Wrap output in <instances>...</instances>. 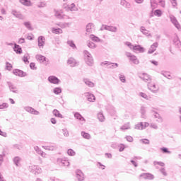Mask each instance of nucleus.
Segmentation results:
<instances>
[{
    "instance_id": "nucleus-63",
    "label": "nucleus",
    "mask_w": 181,
    "mask_h": 181,
    "mask_svg": "<svg viewBox=\"0 0 181 181\" xmlns=\"http://www.w3.org/2000/svg\"><path fill=\"white\" fill-rule=\"evenodd\" d=\"M112 32H115V30H117V28L112 27Z\"/></svg>"
},
{
    "instance_id": "nucleus-14",
    "label": "nucleus",
    "mask_w": 181,
    "mask_h": 181,
    "mask_svg": "<svg viewBox=\"0 0 181 181\" xmlns=\"http://www.w3.org/2000/svg\"><path fill=\"white\" fill-rule=\"evenodd\" d=\"M74 117L76 119L81 121V124H84V122H86V119H84V117H83L79 113H75Z\"/></svg>"
},
{
    "instance_id": "nucleus-58",
    "label": "nucleus",
    "mask_w": 181,
    "mask_h": 181,
    "mask_svg": "<svg viewBox=\"0 0 181 181\" xmlns=\"http://www.w3.org/2000/svg\"><path fill=\"white\" fill-rule=\"evenodd\" d=\"M131 162H132V163H133L134 166H135V167L137 166L136 163L134 160H132Z\"/></svg>"
},
{
    "instance_id": "nucleus-40",
    "label": "nucleus",
    "mask_w": 181,
    "mask_h": 181,
    "mask_svg": "<svg viewBox=\"0 0 181 181\" xmlns=\"http://www.w3.org/2000/svg\"><path fill=\"white\" fill-rule=\"evenodd\" d=\"M161 151H162L164 153H170V151H169L167 148H161Z\"/></svg>"
},
{
    "instance_id": "nucleus-46",
    "label": "nucleus",
    "mask_w": 181,
    "mask_h": 181,
    "mask_svg": "<svg viewBox=\"0 0 181 181\" xmlns=\"http://www.w3.org/2000/svg\"><path fill=\"white\" fill-rule=\"evenodd\" d=\"M141 97H143V98H146L148 99V95H146L145 93H140Z\"/></svg>"
},
{
    "instance_id": "nucleus-5",
    "label": "nucleus",
    "mask_w": 181,
    "mask_h": 181,
    "mask_svg": "<svg viewBox=\"0 0 181 181\" xmlns=\"http://www.w3.org/2000/svg\"><path fill=\"white\" fill-rule=\"evenodd\" d=\"M13 73L15 76H18V77H26V74L21 69H14Z\"/></svg>"
},
{
    "instance_id": "nucleus-47",
    "label": "nucleus",
    "mask_w": 181,
    "mask_h": 181,
    "mask_svg": "<svg viewBox=\"0 0 181 181\" xmlns=\"http://www.w3.org/2000/svg\"><path fill=\"white\" fill-rule=\"evenodd\" d=\"M158 2L162 5V6H165V0H158Z\"/></svg>"
},
{
    "instance_id": "nucleus-53",
    "label": "nucleus",
    "mask_w": 181,
    "mask_h": 181,
    "mask_svg": "<svg viewBox=\"0 0 181 181\" xmlns=\"http://www.w3.org/2000/svg\"><path fill=\"white\" fill-rule=\"evenodd\" d=\"M157 164H158V165H160V166H165V163H163V162H160V163L158 162Z\"/></svg>"
},
{
    "instance_id": "nucleus-57",
    "label": "nucleus",
    "mask_w": 181,
    "mask_h": 181,
    "mask_svg": "<svg viewBox=\"0 0 181 181\" xmlns=\"http://www.w3.org/2000/svg\"><path fill=\"white\" fill-rule=\"evenodd\" d=\"M64 136H69V132L66 131V132L64 133Z\"/></svg>"
},
{
    "instance_id": "nucleus-64",
    "label": "nucleus",
    "mask_w": 181,
    "mask_h": 181,
    "mask_svg": "<svg viewBox=\"0 0 181 181\" xmlns=\"http://www.w3.org/2000/svg\"><path fill=\"white\" fill-rule=\"evenodd\" d=\"M21 40H22L21 43H23V42H25V39H23H23H21V40H20V42H21Z\"/></svg>"
},
{
    "instance_id": "nucleus-30",
    "label": "nucleus",
    "mask_w": 181,
    "mask_h": 181,
    "mask_svg": "<svg viewBox=\"0 0 181 181\" xmlns=\"http://www.w3.org/2000/svg\"><path fill=\"white\" fill-rule=\"evenodd\" d=\"M85 83H86V85L88 86L89 87H94V83H93V82L88 81V80H86L85 81Z\"/></svg>"
},
{
    "instance_id": "nucleus-62",
    "label": "nucleus",
    "mask_w": 181,
    "mask_h": 181,
    "mask_svg": "<svg viewBox=\"0 0 181 181\" xmlns=\"http://www.w3.org/2000/svg\"><path fill=\"white\" fill-rule=\"evenodd\" d=\"M10 102H11L12 104H15V100H13V99H10Z\"/></svg>"
},
{
    "instance_id": "nucleus-3",
    "label": "nucleus",
    "mask_w": 181,
    "mask_h": 181,
    "mask_svg": "<svg viewBox=\"0 0 181 181\" xmlns=\"http://www.w3.org/2000/svg\"><path fill=\"white\" fill-rule=\"evenodd\" d=\"M148 87L150 91L152 93H158L159 91V86H156V85L152 82L148 83Z\"/></svg>"
},
{
    "instance_id": "nucleus-13",
    "label": "nucleus",
    "mask_w": 181,
    "mask_h": 181,
    "mask_svg": "<svg viewBox=\"0 0 181 181\" xmlns=\"http://www.w3.org/2000/svg\"><path fill=\"white\" fill-rule=\"evenodd\" d=\"M25 110L28 112H30V114H34V115H38L39 114V112L37 110H35V109L30 107H25Z\"/></svg>"
},
{
    "instance_id": "nucleus-20",
    "label": "nucleus",
    "mask_w": 181,
    "mask_h": 181,
    "mask_svg": "<svg viewBox=\"0 0 181 181\" xmlns=\"http://www.w3.org/2000/svg\"><path fill=\"white\" fill-rule=\"evenodd\" d=\"M98 118L99 121H100V122H104V121L105 120V117H104V115H103V113L101 112H99L98 114Z\"/></svg>"
},
{
    "instance_id": "nucleus-54",
    "label": "nucleus",
    "mask_w": 181,
    "mask_h": 181,
    "mask_svg": "<svg viewBox=\"0 0 181 181\" xmlns=\"http://www.w3.org/2000/svg\"><path fill=\"white\" fill-rule=\"evenodd\" d=\"M3 160H4V157H2V156H0V165H2Z\"/></svg>"
},
{
    "instance_id": "nucleus-2",
    "label": "nucleus",
    "mask_w": 181,
    "mask_h": 181,
    "mask_svg": "<svg viewBox=\"0 0 181 181\" xmlns=\"http://www.w3.org/2000/svg\"><path fill=\"white\" fill-rule=\"evenodd\" d=\"M85 60L88 66H93L94 64V60L93 59V57H91V54L86 52L85 55Z\"/></svg>"
},
{
    "instance_id": "nucleus-51",
    "label": "nucleus",
    "mask_w": 181,
    "mask_h": 181,
    "mask_svg": "<svg viewBox=\"0 0 181 181\" xmlns=\"http://www.w3.org/2000/svg\"><path fill=\"white\" fill-rule=\"evenodd\" d=\"M152 64H154V66H158V62L157 61H151Z\"/></svg>"
},
{
    "instance_id": "nucleus-29",
    "label": "nucleus",
    "mask_w": 181,
    "mask_h": 181,
    "mask_svg": "<svg viewBox=\"0 0 181 181\" xmlns=\"http://www.w3.org/2000/svg\"><path fill=\"white\" fill-rule=\"evenodd\" d=\"M24 25H25V28H28V29H29L30 30H32V29H33L32 28V25L29 22L24 23Z\"/></svg>"
},
{
    "instance_id": "nucleus-36",
    "label": "nucleus",
    "mask_w": 181,
    "mask_h": 181,
    "mask_svg": "<svg viewBox=\"0 0 181 181\" xmlns=\"http://www.w3.org/2000/svg\"><path fill=\"white\" fill-rule=\"evenodd\" d=\"M88 47H90V49H94V47H95V44H94L92 42H89L88 45Z\"/></svg>"
},
{
    "instance_id": "nucleus-48",
    "label": "nucleus",
    "mask_w": 181,
    "mask_h": 181,
    "mask_svg": "<svg viewBox=\"0 0 181 181\" xmlns=\"http://www.w3.org/2000/svg\"><path fill=\"white\" fill-rule=\"evenodd\" d=\"M23 62H25V63H29V60L28 59V57H24L23 58Z\"/></svg>"
},
{
    "instance_id": "nucleus-59",
    "label": "nucleus",
    "mask_w": 181,
    "mask_h": 181,
    "mask_svg": "<svg viewBox=\"0 0 181 181\" xmlns=\"http://www.w3.org/2000/svg\"><path fill=\"white\" fill-rule=\"evenodd\" d=\"M108 158H112V156L111 155V153H106L105 154Z\"/></svg>"
},
{
    "instance_id": "nucleus-9",
    "label": "nucleus",
    "mask_w": 181,
    "mask_h": 181,
    "mask_svg": "<svg viewBox=\"0 0 181 181\" xmlns=\"http://www.w3.org/2000/svg\"><path fill=\"white\" fill-rule=\"evenodd\" d=\"M76 177L79 181L84 180V174L83 173V172H81V170H78L76 171Z\"/></svg>"
},
{
    "instance_id": "nucleus-7",
    "label": "nucleus",
    "mask_w": 181,
    "mask_h": 181,
    "mask_svg": "<svg viewBox=\"0 0 181 181\" xmlns=\"http://www.w3.org/2000/svg\"><path fill=\"white\" fill-rule=\"evenodd\" d=\"M48 81H49V83H52V84H59V83H60V80H59L57 77L54 76H49L48 78Z\"/></svg>"
},
{
    "instance_id": "nucleus-21",
    "label": "nucleus",
    "mask_w": 181,
    "mask_h": 181,
    "mask_svg": "<svg viewBox=\"0 0 181 181\" xmlns=\"http://www.w3.org/2000/svg\"><path fill=\"white\" fill-rule=\"evenodd\" d=\"M52 33H54L55 35H59L60 33H63V30L60 28H52Z\"/></svg>"
},
{
    "instance_id": "nucleus-56",
    "label": "nucleus",
    "mask_w": 181,
    "mask_h": 181,
    "mask_svg": "<svg viewBox=\"0 0 181 181\" xmlns=\"http://www.w3.org/2000/svg\"><path fill=\"white\" fill-rule=\"evenodd\" d=\"M137 4H142L144 2V0H135Z\"/></svg>"
},
{
    "instance_id": "nucleus-28",
    "label": "nucleus",
    "mask_w": 181,
    "mask_h": 181,
    "mask_svg": "<svg viewBox=\"0 0 181 181\" xmlns=\"http://www.w3.org/2000/svg\"><path fill=\"white\" fill-rule=\"evenodd\" d=\"M14 162H15L16 166H19V165H21V158H19V157H16L14 158Z\"/></svg>"
},
{
    "instance_id": "nucleus-34",
    "label": "nucleus",
    "mask_w": 181,
    "mask_h": 181,
    "mask_svg": "<svg viewBox=\"0 0 181 181\" xmlns=\"http://www.w3.org/2000/svg\"><path fill=\"white\" fill-rule=\"evenodd\" d=\"M129 128H131V127L129 126V124H128V123L124 124V125L121 127L122 129H129Z\"/></svg>"
},
{
    "instance_id": "nucleus-25",
    "label": "nucleus",
    "mask_w": 181,
    "mask_h": 181,
    "mask_svg": "<svg viewBox=\"0 0 181 181\" xmlns=\"http://www.w3.org/2000/svg\"><path fill=\"white\" fill-rule=\"evenodd\" d=\"M61 163L62 166H70V163L67 160H61Z\"/></svg>"
},
{
    "instance_id": "nucleus-39",
    "label": "nucleus",
    "mask_w": 181,
    "mask_h": 181,
    "mask_svg": "<svg viewBox=\"0 0 181 181\" xmlns=\"http://www.w3.org/2000/svg\"><path fill=\"white\" fill-rule=\"evenodd\" d=\"M38 6H39V8H45V6H46V3L40 2L38 4Z\"/></svg>"
},
{
    "instance_id": "nucleus-22",
    "label": "nucleus",
    "mask_w": 181,
    "mask_h": 181,
    "mask_svg": "<svg viewBox=\"0 0 181 181\" xmlns=\"http://www.w3.org/2000/svg\"><path fill=\"white\" fill-rule=\"evenodd\" d=\"M14 51L16 52V53H22V48H21V47L19 45H15L14 47Z\"/></svg>"
},
{
    "instance_id": "nucleus-4",
    "label": "nucleus",
    "mask_w": 181,
    "mask_h": 181,
    "mask_svg": "<svg viewBox=\"0 0 181 181\" xmlns=\"http://www.w3.org/2000/svg\"><path fill=\"white\" fill-rule=\"evenodd\" d=\"M148 127H149V123L146 122H140L136 125V129L142 130V129H145V128H148Z\"/></svg>"
},
{
    "instance_id": "nucleus-18",
    "label": "nucleus",
    "mask_w": 181,
    "mask_h": 181,
    "mask_svg": "<svg viewBox=\"0 0 181 181\" xmlns=\"http://www.w3.org/2000/svg\"><path fill=\"white\" fill-rule=\"evenodd\" d=\"M156 47H158V43H154L153 45H151V49H149V53H153L155 50H156Z\"/></svg>"
},
{
    "instance_id": "nucleus-55",
    "label": "nucleus",
    "mask_w": 181,
    "mask_h": 181,
    "mask_svg": "<svg viewBox=\"0 0 181 181\" xmlns=\"http://www.w3.org/2000/svg\"><path fill=\"white\" fill-rule=\"evenodd\" d=\"M47 149H48V151H54V148L53 147H47Z\"/></svg>"
},
{
    "instance_id": "nucleus-37",
    "label": "nucleus",
    "mask_w": 181,
    "mask_h": 181,
    "mask_svg": "<svg viewBox=\"0 0 181 181\" xmlns=\"http://www.w3.org/2000/svg\"><path fill=\"white\" fill-rule=\"evenodd\" d=\"M4 108H8V104L3 103L0 105V110H4Z\"/></svg>"
},
{
    "instance_id": "nucleus-41",
    "label": "nucleus",
    "mask_w": 181,
    "mask_h": 181,
    "mask_svg": "<svg viewBox=\"0 0 181 181\" xmlns=\"http://www.w3.org/2000/svg\"><path fill=\"white\" fill-rule=\"evenodd\" d=\"M98 166L99 169H102V170L105 169V165H103L100 163H98Z\"/></svg>"
},
{
    "instance_id": "nucleus-6",
    "label": "nucleus",
    "mask_w": 181,
    "mask_h": 181,
    "mask_svg": "<svg viewBox=\"0 0 181 181\" xmlns=\"http://www.w3.org/2000/svg\"><path fill=\"white\" fill-rule=\"evenodd\" d=\"M85 97H86L88 101H89L90 103H94V101H95V96L92 93H86Z\"/></svg>"
},
{
    "instance_id": "nucleus-42",
    "label": "nucleus",
    "mask_w": 181,
    "mask_h": 181,
    "mask_svg": "<svg viewBox=\"0 0 181 181\" xmlns=\"http://www.w3.org/2000/svg\"><path fill=\"white\" fill-rule=\"evenodd\" d=\"M119 152H122V151H124V149H125V146L121 144L119 146Z\"/></svg>"
},
{
    "instance_id": "nucleus-49",
    "label": "nucleus",
    "mask_w": 181,
    "mask_h": 181,
    "mask_svg": "<svg viewBox=\"0 0 181 181\" xmlns=\"http://www.w3.org/2000/svg\"><path fill=\"white\" fill-rule=\"evenodd\" d=\"M28 40H33V35H28L27 36Z\"/></svg>"
},
{
    "instance_id": "nucleus-52",
    "label": "nucleus",
    "mask_w": 181,
    "mask_h": 181,
    "mask_svg": "<svg viewBox=\"0 0 181 181\" xmlns=\"http://www.w3.org/2000/svg\"><path fill=\"white\" fill-rule=\"evenodd\" d=\"M51 122H52V124H56V122H57L56 119L52 118L51 119Z\"/></svg>"
},
{
    "instance_id": "nucleus-19",
    "label": "nucleus",
    "mask_w": 181,
    "mask_h": 181,
    "mask_svg": "<svg viewBox=\"0 0 181 181\" xmlns=\"http://www.w3.org/2000/svg\"><path fill=\"white\" fill-rule=\"evenodd\" d=\"M133 50H135L136 52L138 51V52H140L141 53H142L144 52V48L139 45H136V46L133 47Z\"/></svg>"
},
{
    "instance_id": "nucleus-32",
    "label": "nucleus",
    "mask_w": 181,
    "mask_h": 181,
    "mask_svg": "<svg viewBox=\"0 0 181 181\" xmlns=\"http://www.w3.org/2000/svg\"><path fill=\"white\" fill-rule=\"evenodd\" d=\"M68 155H69L70 156H74V155H76V152H74V151H73L72 149H69Z\"/></svg>"
},
{
    "instance_id": "nucleus-10",
    "label": "nucleus",
    "mask_w": 181,
    "mask_h": 181,
    "mask_svg": "<svg viewBox=\"0 0 181 181\" xmlns=\"http://www.w3.org/2000/svg\"><path fill=\"white\" fill-rule=\"evenodd\" d=\"M140 177L143 179H148V180H152L153 179V175L149 173H143L140 175Z\"/></svg>"
},
{
    "instance_id": "nucleus-35",
    "label": "nucleus",
    "mask_w": 181,
    "mask_h": 181,
    "mask_svg": "<svg viewBox=\"0 0 181 181\" xmlns=\"http://www.w3.org/2000/svg\"><path fill=\"white\" fill-rule=\"evenodd\" d=\"M6 70H8V71L12 70V64H11L9 63H6Z\"/></svg>"
},
{
    "instance_id": "nucleus-38",
    "label": "nucleus",
    "mask_w": 181,
    "mask_h": 181,
    "mask_svg": "<svg viewBox=\"0 0 181 181\" xmlns=\"http://www.w3.org/2000/svg\"><path fill=\"white\" fill-rule=\"evenodd\" d=\"M30 67L32 69V70H36V64L35 63H30Z\"/></svg>"
},
{
    "instance_id": "nucleus-33",
    "label": "nucleus",
    "mask_w": 181,
    "mask_h": 181,
    "mask_svg": "<svg viewBox=\"0 0 181 181\" xmlns=\"http://www.w3.org/2000/svg\"><path fill=\"white\" fill-rule=\"evenodd\" d=\"M154 15H156V16H161L162 11L160 10H156L154 12Z\"/></svg>"
},
{
    "instance_id": "nucleus-26",
    "label": "nucleus",
    "mask_w": 181,
    "mask_h": 181,
    "mask_svg": "<svg viewBox=\"0 0 181 181\" xmlns=\"http://www.w3.org/2000/svg\"><path fill=\"white\" fill-rule=\"evenodd\" d=\"M90 39H91V40H93V42H100V38H98V37H95V35H90Z\"/></svg>"
},
{
    "instance_id": "nucleus-12",
    "label": "nucleus",
    "mask_w": 181,
    "mask_h": 181,
    "mask_svg": "<svg viewBox=\"0 0 181 181\" xmlns=\"http://www.w3.org/2000/svg\"><path fill=\"white\" fill-rule=\"evenodd\" d=\"M140 78L144 80V81H149V80H151V76L148 74H140Z\"/></svg>"
},
{
    "instance_id": "nucleus-1",
    "label": "nucleus",
    "mask_w": 181,
    "mask_h": 181,
    "mask_svg": "<svg viewBox=\"0 0 181 181\" xmlns=\"http://www.w3.org/2000/svg\"><path fill=\"white\" fill-rule=\"evenodd\" d=\"M36 59L39 63L45 64V66H47V64L50 63V61L49 60V59L46 58V57L43 55H40V54L37 55Z\"/></svg>"
},
{
    "instance_id": "nucleus-43",
    "label": "nucleus",
    "mask_w": 181,
    "mask_h": 181,
    "mask_svg": "<svg viewBox=\"0 0 181 181\" xmlns=\"http://www.w3.org/2000/svg\"><path fill=\"white\" fill-rule=\"evenodd\" d=\"M119 78H120V81L122 83H125V81H126L125 76L122 75V76H120Z\"/></svg>"
},
{
    "instance_id": "nucleus-11",
    "label": "nucleus",
    "mask_w": 181,
    "mask_h": 181,
    "mask_svg": "<svg viewBox=\"0 0 181 181\" xmlns=\"http://www.w3.org/2000/svg\"><path fill=\"white\" fill-rule=\"evenodd\" d=\"M45 42H46V40L45 39V37L40 36L38 37V46L39 47H43L45 45Z\"/></svg>"
},
{
    "instance_id": "nucleus-50",
    "label": "nucleus",
    "mask_w": 181,
    "mask_h": 181,
    "mask_svg": "<svg viewBox=\"0 0 181 181\" xmlns=\"http://www.w3.org/2000/svg\"><path fill=\"white\" fill-rule=\"evenodd\" d=\"M144 144H149V140L144 139L141 140Z\"/></svg>"
},
{
    "instance_id": "nucleus-31",
    "label": "nucleus",
    "mask_w": 181,
    "mask_h": 181,
    "mask_svg": "<svg viewBox=\"0 0 181 181\" xmlns=\"http://www.w3.org/2000/svg\"><path fill=\"white\" fill-rule=\"evenodd\" d=\"M54 94H60L62 93V88H55L54 89Z\"/></svg>"
},
{
    "instance_id": "nucleus-45",
    "label": "nucleus",
    "mask_w": 181,
    "mask_h": 181,
    "mask_svg": "<svg viewBox=\"0 0 181 181\" xmlns=\"http://www.w3.org/2000/svg\"><path fill=\"white\" fill-rule=\"evenodd\" d=\"M161 173L164 176H166L168 175V173H166V170H165V168L161 169Z\"/></svg>"
},
{
    "instance_id": "nucleus-61",
    "label": "nucleus",
    "mask_w": 181,
    "mask_h": 181,
    "mask_svg": "<svg viewBox=\"0 0 181 181\" xmlns=\"http://www.w3.org/2000/svg\"><path fill=\"white\" fill-rule=\"evenodd\" d=\"M0 181H5L2 175H0Z\"/></svg>"
},
{
    "instance_id": "nucleus-24",
    "label": "nucleus",
    "mask_w": 181,
    "mask_h": 181,
    "mask_svg": "<svg viewBox=\"0 0 181 181\" xmlns=\"http://www.w3.org/2000/svg\"><path fill=\"white\" fill-rule=\"evenodd\" d=\"M53 114L54 115H55V117H58L59 118H63V115L60 114V112H59L57 110H54L53 111Z\"/></svg>"
},
{
    "instance_id": "nucleus-44",
    "label": "nucleus",
    "mask_w": 181,
    "mask_h": 181,
    "mask_svg": "<svg viewBox=\"0 0 181 181\" xmlns=\"http://www.w3.org/2000/svg\"><path fill=\"white\" fill-rule=\"evenodd\" d=\"M171 4L174 6H177V2H176V0H171Z\"/></svg>"
},
{
    "instance_id": "nucleus-60",
    "label": "nucleus",
    "mask_w": 181,
    "mask_h": 181,
    "mask_svg": "<svg viewBox=\"0 0 181 181\" xmlns=\"http://www.w3.org/2000/svg\"><path fill=\"white\" fill-rule=\"evenodd\" d=\"M70 47H76V45L73 44V42H70Z\"/></svg>"
},
{
    "instance_id": "nucleus-8",
    "label": "nucleus",
    "mask_w": 181,
    "mask_h": 181,
    "mask_svg": "<svg viewBox=\"0 0 181 181\" xmlns=\"http://www.w3.org/2000/svg\"><path fill=\"white\" fill-rule=\"evenodd\" d=\"M130 62H132L134 64H139V59L136 58L135 55H128Z\"/></svg>"
},
{
    "instance_id": "nucleus-15",
    "label": "nucleus",
    "mask_w": 181,
    "mask_h": 181,
    "mask_svg": "<svg viewBox=\"0 0 181 181\" xmlns=\"http://www.w3.org/2000/svg\"><path fill=\"white\" fill-rule=\"evenodd\" d=\"M93 28H94V24L90 23L86 25L87 33H91L93 32Z\"/></svg>"
},
{
    "instance_id": "nucleus-16",
    "label": "nucleus",
    "mask_w": 181,
    "mask_h": 181,
    "mask_svg": "<svg viewBox=\"0 0 181 181\" xmlns=\"http://www.w3.org/2000/svg\"><path fill=\"white\" fill-rule=\"evenodd\" d=\"M68 64H69L71 67H74V66L77 64V62H76V60L74 58H69L68 59Z\"/></svg>"
},
{
    "instance_id": "nucleus-27",
    "label": "nucleus",
    "mask_w": 181,
    "mask_h": 181,
    "mask_svg": "<svg viewBox=\"0 0 181 181\" xmlns=\"http://www.w3.org/2000/svg\"><path fill=\"white\" fill-rule=\"evenodd\" d=\"M173 23L175 25L177 29H181L180 24H179L177 20L175 19L173 20Z\"/></svg>"
},
{
    "instance_id": "nucleus-17",
    "label": "nucleus",
    "mask_w": 181,
    "mask_h": 181,
    "mask_svg": "<svg viewBox=\"0 0 181 181\" xmlns=\"http://www.w3.org/2000/svg\"><path fill=\"white\" fill-rule=\"evenodd\" d=\"M20 2L25 6H30V5H32L30 0H20Z\"/></svg>"
},
{
    "instance_id": "nucleus-23",
    "label": "nucleus",
    "mask_w": 181,
    "mask_h": 181,
    "mask_svg": "<svg viewBox=\"0 0 181 181\" xmlns=\"http://www.w3.org/2000/svg\"><path fill=\"white\" fill-rule=\"evenodd\" d=\"M81 135H82L83 138H85V139H90V138H91V136L88 133L82 132Z\"/></svg>"
}]
</instances>
